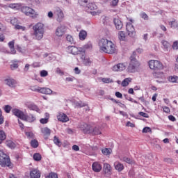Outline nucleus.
<instances>
[{
    "label": "nucleus",
    "instance_id": "nucleus-1",
    "mask_svg": "<svg viewBox=\"0 0 178 178\" xmlns=\"http://www.w3.org/2000/svg\"><path fill=\"white\" fill-rule=\"evenodd\" d=\"M99 47L100 51L105 52V54H110L111 55L116 52V46L113 42L108 39L102 38L99 41Z\"/></svg>",
    "mask_w": 178,
    "mask_h": 178
},
{
    "label": "nucleus",
    "instance_id": "nucleus-2",
    "mask_svg": "<svg viewBox=\"0 0 178 178\" xmlns=\"http://www.w3.org/2000/svg\"><path fill=\"white\" fill-rule=\"evenodd\" d=\"M137 52L134 51L132 55L130 56V63L128 66V72L129 73H136L137 68L140 66V63L137 60Z\"/></svg>",
    "mask_w": 178,
    "mask_h": 178
},
{
    "label": "nucleus",
    "instance_id": "nucleus-3",
    "mask_svg": "<svg viewBox=\"0 0 178 178\" xmlns=\"http://www.w3.org/2000/svg\"><path fill=\"white\" fill-rule=\"evenodd\" d=\"M33 35L35 36V40L40 41L42 40L44 37V24L38 22L33 26Z\"/></svg>",
    "mask_w": 178,
    "mask_h": 178
},
{
    "label": "nucleus",
    "instance_id": "nucleus-4",
    "mask_svg": "<svg viewBox=\"0 0 178 178\" xmlns=\"http://www.w3.org/2000/svg\"><path fill=\"white\" fill-rule=\"evenodd\" d=\"M12 163L10 162V159L9 156H8L3 151L0 150V165L2 168H5V166L10 167Z\"/></svg>",
    "mask_w": 178,
    "mask_h": 178
},
{
    "label": "nucleus",
    "instance_id": "nucleus-5",
    "mask_svg": "<svg viewBox=\"0 0 178 178\" xmlns=\"http://www.w3.org/2000/svg\"><path fill=\"white\" fill-rule=\"evenodd\" d=\"M149 67L152 70H162L163 69V65L162 63L156 60H149Z\"/></svg>",
    "mask_w": 178,
    "mask_h": 178
},
{
    "label": "nucleus",
    "instance_id": "nucleus-6",
    "mask_svg": "<svg viewBox=\"0 0 178 178\" xmlns=\"http://www.w3.org/2000/svg\"><path fill=\"white\" fill-rule=\"evenodd\" d=\"M22 13H24L26 16H29V17H37V13L35 10L29 6H23L21 8Z\"/></svg>",
    "mask_w": 178,
    "mask_h": 178
},
{
    "label": "nucleus",
    "instance_id": "nucleus-7",
    "mask_svg": "<svg viewBox=\"0 0 178 178\" xmlns=\"http://www.w3.org/2000/svg\"><path fill=\"white\" fill-rule=\"evenodd\" d=\"M66 33V26L60 25L56 30V35L57 37H62Z\"/></svg>",
    "mask_w": 178,
    "mask_h": 178
},
{
    "label": "nucleus",
    "instance_id": "nucleus-8",
    "mask_svg": "<svg viewBox=\"0 0 178 178\" xmlns=\"http://www.w3.org/2000/svg\"><path fill=\"white\" fill-rule=\"evenodd\" d=\"M126 30L128 33V35L129 37H133L134 35H136V31L134 29V26L131 24V23H128L126 26Z\"/></svg>",
    "mask_w": 178,
    "mask_h": 178
},
{
    "label": "nucleus",
    "instance_id": "nucleus-9",
    "mask_svg": "<svg viewBox=\"0 0 178 178\" xmlns=\"http://www.w3.org/2000/svg\"><path fill=\"white\" fill-rule=\"evenodd\" d=\"M12 113L15 115L17 118H19V119H22L23 120V118H24V113L21 110H19L18 108H13L12 110Z\"/></svg>",
    "mask_w": 178,
    "mask_h": 178
},
{
    "label": "nucleus",
    "instance_id": "nucleus-10",
    "mask_svg": "<svg viewBox=\"0 0 178 178\" xmlns=\"http://www.w3.org/2000/svg\"><path fill=\"white\" fill-rule=\"evenodd\" d=\"M68 49H69V51H70V52H71V54H72V55H79V54L81 53V50L83 49L77 48L75 46H69Z\"/></svg>",
    "mask_w": 178,
    "mask_h": 178
},
{
    "label": "nucleus",
    "instance_id": "nucleus-11",
    "mask_svg": "<svg viewBox=\"0 0 178 178\" xmlns=\"http://www.w3.org/2000/svg\"><path fill=\"white\" fill-rule=\"evenodd\" d=\"M57 119L59 122H62L63 123H66V122H69V117L63 113H59L57 115Z\"/></svg>",
    "mask_w": 178,
    "mask_h": 178
},
{
    "label": "nucleus",
    "instance_id": "nucleus-12",
    "mask_svg": "<svg viewBox=\"0 0 178 178\" xmlns=\"http://www.w3.org/2000/svg\"><path fill=\"white\" fill-rule=\"evenodd\" d=\"M5 82L7 86H8V87H10L11 88H15L16 85L17 84L16 80L13 79H5Z\"/></svg>",
    "mask_w": 178,
    "mask_h": 178
},
{
    "label": "nucleus",
    "instance_id": "nucleus-13",
    "mask_svg": "<svg viewBox=\"0 0 178 178\" xmlns=\"http://www.w3.org/2000/svg\"><path fill=\"white\" fill-rule=\"evenodd\" d=\"M56 15L57 16V22H62L63 20V18L65 17V15L63 14V11L60 10V8H58L56 11Z\"/></svg>",
    "mask_w": 178,
    "mask_h": 178
},
{
    "label": "nucleus",
    "instance_id": "nucleus-14",
    "mask_svg": "<svg viewBox=\"0 0 178 178\" xmlns=\"http://www.w3.org/2000/svg\"><path fill=\"white\" fill-rule=\"evenodd\" d=\"M114 26H115L116 30H122L123 27V23L119 18H114L113 19Z\"/></svg>",
    "mask_w": 178,
    "mask_h": 178
},
{
    "label": "nucleus",
    "instance_id": "nucleus-15",
    "mask_svg": "<svg viewBox=\"0 0 178 178\" xmlns=\"http://www.w3.org/2000/svg\"><path fill=\"white\" fill-rule=\"evenodd\" d=\"M79 129L83 131V133H88V131L90 130V127L86 122H82L79 125Z\"/></svg>",
    "mask_w": 178,
    "mask_h": 178
},
{
    "label": "nucleus",
    "instance_id": "nucleus-16",
    "mask_svg": "<svg viewBox=\"0 0 178 178\" xmlns=\"http://www.w3.org/2000/svg\"><path fill=\"white\" fill-rule=\"evenodd\" d=\"M30 177L31 178H40L41 172H40V170L37 169H33L30 172Z\"/></svg>",
    "mask_w": 178,
    "mask_h": 178
},
{
    "label": "nucleus",
    "instance_id": "nucleus-17",
    "mask_svg": "<svg viewBox=\"0 0 178 178\" xmlns=\"http://www.w3.org/2000/svg\"><path fill=\"white\" fill-rule=\"evenodd\" d=\"M92 169L93 172L98 173L100 170H102V165H101V164H99L98 162H95L92 165Z\"/></svg>",
    "mask_w": 178,
    "mask_h": 178
},
{
    "label": "nucleus",
    "instance_id": "nucleus-18",
    "mask_svg": "<svg viewBox=\"0 0 178 178\" xmlns=\"http://www.w3.org/2000/svg\"><path fill=\"white\" fill-rule=\"evenodd\" d=\"M22 120H25V122H29V123H32V122H34V120H35V117L33 115V114H24Z\"/></svg>",
    "mask_w": 178,
    "mask_h": 178
},
{
    "label": "nucleus",
    "instance_id": "nucleus-19",
    "mask_svg": "<svg viewBox=\"0 0 178 178\" xmlns=\"http://www.w3.org/2000/svg\"><path fill=\"white\" fill-rule=\"evenodd\" d=\"M40 94H46V95H51L52 90L49 88H40Z\"/></svg>",
    "mask_w": 178,
    "mask_h": 178
},
{
    "label": "nucleus",
    "instance_id": "nucleus-20",
    "mask_svg": "<svg viewBox=\"0 0 178 178\" xmlns=\"http://www.w3.org/2000/svg\"><path fill=\"white\" fill-rule=\"evenodd\" d=\"M8 47L10 49V54H12V55H15V54H16V49H15V40L9 42Z\"/></svg>",
    "mask_w": 178,
    "mask_h": 178
},
{
    "label": "nucleus",
    "instance_id": "nucleus-21",
    "mask_svg": "<svg viewBox=\"0 0 178 178\" xmlns=\"http://www.w3.org/2000/svg\"><path fill=\"white\" fill-rule=\"evenodd\" d=\"M115 169L118 172H122L124 169V165L122 163L115 162L114 163Z\"/></svg>",
    "mask_w": 178,
    "mask_h": 178
},
{
    "label": "nucleus",
    "instance_id": "nucleus-22",
    "mask_svg": "<svg viewBox=\"0 0 178 178\" xmlns=\"http://www.w3.org/2000/svg\"><path fill=\"white\" fill-rule=\"evenodd\" d=\"M28 108L31 111H35V112H38V113H41V110H40L38 106H37V105H35L34 104H31L28 105Z\"/></svg>",
    "mask_w": 178,
    "mask_h": 178
},
{
    "label": "nucleus",
    "instance_id": "nucleus-23",
    "mask_svg": "<svg viewBox=\"0 0 178 178\" xmlns=\"http://www.w3.org/2000/svg\"><path fill=\"white\" fill-rule=\"evenodd\" d=\"M6 145L8 148H10V149H15V148H16V143L10 140H6Z\"/></svg>",
    "mask_w": 178,
    "mask_h": 178
},
{
    "label": "nucleus",
    "instance_id": "nucleus-24",
    "mask_svg": "<svg viewBox=\"0 0 178 178\" xmlns=\"http://www.w3.org/2000/svg\"><path fill=\"white\" fill-rule=\"evenodd\" d=\"M111 170H112V167H111V165L108 163H104L103 167V172H104L105 174L111 173Z\"/></svg>",
    "mask_w": 178,
    "mask_h": 178
},
{
    "label": "nucleus",
    "instance_id": "nucleus-25",
    "mask_svg": "<svg viewBox=\"0 0 178 178\" xmlns=\"http://www.w3.org/2000/svg\"><path fill=\"white\" fill-rule=\"evenodd\" d=\"M79 40H81V41H84V40L87 38V31L84 30H81L79 32Z\"/></svg>",
    "mask_w": 178,
    "mask_h": 178
},
{
    "label": "nucleus",
    "instance_id": "nucleus-26",
    "mask_svg": "<svg viewBox=\"0 0 178 178\" xmlns=\"http://www.w3.org/2000/svg\"><path fill=\"white\" fill-rule=\"evenodd\" d=\"M131 78H126L122 81L121 86L122 87H127V86H129V83H131Z\"/></svg>",
    "mask_w": 178,
    "mask_h": 178
},
{
    "label": "nucleus",
    "instance_id": "nucleus-27",
    "mask_svg": "<svg viewBox=\"0 0 178 178\" xmlns=\"http://www.w3.org/2000/svg\"><path fill=\"white\" fill-rule=\"evenodd\" d=\"M102 152L103 154V155H110L112 154V149L111 148H104L102 149Z\"/></svg>",
    "mask_w": 178,
    "mask_h": 178
},
{
    "label": "nucleus",
    "instance_id": "nucleus-28",
    "mask_svg": "<svg viewBox=\"0 0 178 178\" xmlns=\"http://www.w3.org/2000/svg\"><path fill=\"white\" fill-rule=\"evenodd\" d=\"M153 76L155 79H162L165 75L162 72H156L153 74Z\"/></svg>",
    "mask_w": 178,
    "mask_h": 178
},
{
    "label": "nucleus",
    "instance_id": "nucleus-29",
    "mask_svg": "<svg viewBox=\"0 0 178 178\" xmlns=\"http://www.w3.org/2000/svg\"><path fill=\"white\" fill-rule=\"evenodd\" d=\"M34 161H36L37 162H40L41 159H42V156H41V154L40 153H35L33 156Z\"/></svg>",
    "mask_w": 178,
    "mask_h": 178
},
{
    "label": "nucleus",
    "instance_id": "nucleus-30",
    "mask_svg": "<svg viewBox=\"0 0 178 178\" xmlns=\"http://www.w3.org/2000/svg\"><path fill=\"white\" fill-rule=\"evenodd\" d=\"M66 40L67 41L68 44H76V42L74 41V39L73 38V36H72L70 35H67Z\"/></svg>",
    "mask_w": 178,
    "mask_h": 178
},
{
    "label": "nucleus",
    "instance_id": "nucleus-31",
    "mask_svg": "<svg viewBox=\"0 0 178 178\" xmlns=\"http://www.w3.org/2000/svg\"><path fill=\"white\" fill-rule=\"evenodd\" d=\"M19 61L17 60H13V64L10 65V69L11 70H15V69H17L19 67Z\"/></svg>",
    "mask_w": 178,
    "mask_h": 178
},
{
    "label": "nucleus",
    "instance_id": "nucleus-32",
    "mask_svg": "<svg viewBox=\"0 0 178 178\" xmlns=\"http://www.w3.org/2000/svg\"><path fill=\"white\" fill-rule=\"evenodd\" d=\"M42 133L44 136H51V129H49L48 127H45L42 129Z\"/></svg>",
    "mask_w": 178,
    "mask_h": 178
},
{
    "label": "nucleus",
    "instance_id": "nucleus-33",
    "mask_svg": "<svg viewBox=\"0 0 178 178\" xmlns=\"http://www.w3.org/2000/svg\"><path fill=\"white\" fill-rule=\"evenodd\" d=\"M87 8L90 9V10H95L97 9V5L94 3H89L87 6Z\"/></svg>",
    "mask_w": 178,
    "mask_h": 178
},
{
    "label": "nucleus",
    "instance_id": "nucleus-34",
    "mask_svg": "<svg viewBox=\"0 0 178 178\" xmlns=\"http://www.w3.org/2000/svg\"><path fill=\"white\" fill-rule=\"evenodd\" d=\"M122 161L127 163H129V165H133V163H134V161L132 159L127 156L123 157Z\"/></svg>",
    "mask_w": 178,
    "mask_h": 178
},
{
    "label": "nucleus",
    "instance_id": "nucleus-35",
    "mask_svg": "<svg viewBox=\"0 0 178 178\" xmlns=\"http://www.w3.org/2000/svg\"><path fill=\"white\" fill-rule=\"evenodd\" d=\"M118 38L120 40V41H124L126 40V35H124V32L120 31L118 33Z\"/></svg>",
    "mask_w": 178,
    "mask_h": 178
},
{
    "label": "nucleus",
    "instance_id": "nucleus-36",
    "mask_svg": "<svg viewBox=\"0 0 178 178\" xmlns=\"http://www.w3.org/2000/svg\"><path fill=\"white\" fill-rule=\"evenodd\" d=\"M10 23L13 24V26H15V27L19 24V20L17 18L13 17L10 19Z\"/></svg>",
    "mask_w": 178,
    "mask_h": 178
},
{
    "label": "nucleus",
    "instance_id": "nucleus-37",
    "mask_svg": "<svg viewBox=\"0 0 178 178\" xmlns=\"http://www.w3.org/2000/svg\"><path fill=\"white\" fill-rule=\"evenodd\" d=\"M53 141L56 145H58V147H60V145H62V143L60 140H59V138H58L56 136L54 137Z\"/></svg>",
    "mask_w": 178,
    "mask_h": 178
},
{
    "label": "nucleus",
    "instance_id": "nucleus-38",
    "mask_svg": "<svg viewBox=\"0 0 178 178\" xmlns=\"http://www.w3.org/2000/svg\"><path fill=\"white\" fill-rule=\"evenodd\" d=\"M169 24L171 26L172 29H178V22L176 20L170 22Z\"/></svg>",
    "mask_w": 178,
    "mask_h": 178
},
{
    "label": "nucleus",
    "instance_id": "nucleus-39",
    "mask_svg": "<svg viewBox=\"0 0 178 178\" xmlns=\"http://www.w3.org/2000/svg\"><path fill=\"white\" fill-rule=\"evenodd\" d=\"M31 145L32 148H38V141L35 139H33L31 141Z\"/></svg>",
    "mask_w": 178,
    "mask_h": 178
},
{
    "label": "nucleus",
    "instance_id": "nucleus-40",
    "mask_svg": "<svg viewBox=\"0 0 178 178\" xmlns=\"http://www.w3.org/2000/svg\"><path fill=\"white\" fill-rule=\"evenodd\" d=\"M83 63L85 65V66H91L92 61H91V60H90L88 58H86L83 60Z\"/></svg>",
    "mask_w": 178,
    "mask_h": 178
},
{
    "label": "nucleus",
    "instance_id": "nucleus-41",
    "mask_svg": "<svg viewBox=\"0 0 178 178\" xmlns=\"http://www.w3.org/2000/svg\"><path fill=\"white\" fill-rule=\"evenodd\" d=\"M124 97L125 99H127V101H130L131 102H134V104H138V101L134 100L133 98H131L128 95H124Z\"/></svg>",
    "mask_w": 178,
    "mask_h": 178
},
{
    "label": "nucleus",
    "instance_id": "nucleus-42",
    "mask_svg": "<svg viewBox=\"0 0 178 178\" xmlns=\"http://www.w3.org/2000/svg\"><path fill=\"white\" fill-rule=\"evenodd\" d=\"M161 43L164 49H166V51H168L169 47H170V44H169V42H168V41L166 40H163Z\"/></svg>",
    "mask_w": 178,
    "mask_h": 178
},
{
    "label": "nucleus",
    "instance_id": "nucleus-43",
    "mask_svg": "<svg viewBox=\"0 0 178 178\" xmlns=\"http://www.w3.org/2000/svg\"><path fill=\"white\" fill-rule=\"evenodd\" d=\"M40 89H41V87L37 86H31L30 88L31 91H34L35 92H40Z\"/></svg>",
    "mask_w": 178,
    "mask_h": 178
},
{
    "label": "nucleus",
    "instance_id": "nucleus-44",
    "mask_svg": "<svg viewBox=\"0 0 178 178\" xmlns=\"http://www.w3.org/2000/svg\"><path fill=\"white\" fill-rule=\"evenodd\" d=\"M117 66L118 67V72H122L126 69V65H124L123 63L117 64Z\"/></svg>",
    "mask_w": 178,
    "mask_h": 178
},
{
    "label": "nucleus",
    "instance_id": "nucleus-45",
    "mask_svg": "<svg viewBox=\"0 0 178 178\" xmlns=\"http://www.w3.org/2000/svg\"><path fill=\"white\" fill-rule=\"evenodd\" d=\"M169 81H170V83H178V76H170L169 78Z\"/></svg>",
    "mask_w": 178,
    "mask_h": 178
},
{
    "label": "nucleus",
    "instance_id": "nucleus-46",
    "mask_svg": "<svg viewBox=\"0 0 178 178\" xmlns=\"http://www.w3.org/2000/svg\"><path fill=\"white\" fill-rule=\"evenodd\" d=\"M0 140H1V141L6 140V134H5L3 131H0Z\"/></svg>",
    "mask_w": 178,
    "mask_h": 178
},
{
    "label": "nucleus",
    "instance_id": "nucleus-47",
    "mask_svg": "<svg viewBox=\"0 0 178 178\" xmlns=\"http://www.w3.org/2000/svg\"><path fill=\"white\" fill-rule=\"evenodd\" d=\"M78 55L82 60H83L86 58V51H84L83 49L82 50H81V53H79Z\"/></svg>",
    "mask_w": 178,
    "mask_h": 178
},
{
    "label": "nucleus",
    "instance_id": "nucleus-48",
    "mask_svg": "<svg viewBox=\"0 0 178 178\" xmlns=\"http://www.w3.org/2000/svg\"><path fill=\"white\" fill-rule=\"evenodd\" d=\"M102 81L103 83H106V84L109 83H113V80L111 79V78H103L102 79Z\"/></svg>",
    "mask_w": 178,
    "mask_h": 178
},
{
    "label": "nucleus",
    "instance_id": "nucleus-49",
    "mask_svg": "<svg viewBox=\"0 0 178 178\" xmlns=\"http://www.w3.org/2000/svg\"><path fill=\"white\" fill-rule=\"evenodd\" d=\"M3 109L6 113H10V111H12V106L9 105H6L4 106Z\"/></svg>",
    "mask_w": 178,
    "mask_h": 178
},
{
    "label": "nucleus",
    "instance_id": "nucleus-50",
    "mask_svg": "<svg viewBox=\"0 0 178 178\" xmlns=\"http://www.w3.org/2000/svg\"><path fill=\"white\" fill-rule=\"evenodd\" d=\"M140 16L142 19H143L144 20H148L149 17L148 15H147V13L143 12L140 14Z\"/></svg>",
    "mask_w": 178,
    "mask_h": 178
},
{
    "label": "nucleus",
    "instance_id": "nucleus-51",
    "mask_svg": "<svg viewBox=\"0 0 178 178\" xmlns=\"http://www.w3.org/2000/svg\"><path fill=\"white\" fill-rule=\"evenodd\" d=\"M152 130L149 127H144L142 131V133H152Z\"/></svg>",
    "mask_w": 178,
    "mask_h": 178
},
{
    "label": "nucleus",
    "instance_id": "nucleus-52",
    "mask_svg": "<svg viewBox=\"0 0 178 178\" xmlns=\"http://www.w3.org/2000/svg\"><path fill=\"white\" fill-rule=\"evenodd\" d=\"M46 178H58V175L55 172H50Z\"/></svg>",
    "mask_w": 178,
    "mask_h": 178
},
{
    "label": "nucleus",
    "instance_id": "nucleus-53",
    "mask_svg": "<svg viewBox=\"0 0 178 178\" xmlns=\"http://www.w3.org/2000/svg\"><path fill=\"white\" fill-rule=\"evenodd\" d=\"M15 30H22V31H24L26 30V27L23 26L22 25H19V24L15 26Z\"/></svg>",
    "mask_w": 178,
    "mask_h": 178
},
{
    "label": "nucleus",
    "instance_id": "nucleus-54",
    "mask_svg": "<svg viewBox=\"0 0 178 178\" xmlns=\"http://www.w3.org/2000/svg\"><path fill=\"white\" fill-rule=\"evenodd\" d=\"M47 76H48V71L44 70L40 71V76L41 77H47Z\"/></svg>",
    "mask_w": 178,
    "mask_h": 178
},
{
    "label": "nucleus",
    "instance_id": "nucleus-55",
    "mask_svg": "<svg viewBox=\"0 0 178 178\" xmlns=\"http://www.w3.org/2000/svg\"><path fill=\"white\" fill-rule=\"evenodd\" d=\"M76 106L78 108H83L84 106H87L86 103H82L81 102L76 103Z\"/></svg>",
    "mask_w": 178,
    "mask_h": 178
},
{
    "label": "nucleus",
    "instance_id": "nucleus-56",
    "mask_svg": "<svg viewBox=\"0 0 178 178\" xmlns=\"http://www.w3.org/2000/svg\"><path fill=\"white\" fill-rule=\"evenodd\" d=\"M93 134H95V135L101 134V130H99V128L95 127L93 129Z\"/></svg>",
    "mask_w": 178,
    "mask_h": 178
},
{
    "label": "nucleus",
    "instance_id": "nucleus-57",
    "mask_svg": "<svg viewBox=\"0 0 178 178\" xmlns=\"http://www.w3.org/2000/svg\"><path fill=\"white\" fill-rule=\"evenodd\" d=\"M56 73L57 74H60V76H63L65 74V73L63 72V71L60 70V68L57 67L56 69Z\"/></svg>",
    "mask_w": 178,
    "mask_h": 178
},
{
    "label": "nucleus",
    "instance_id": "nucleus-58",
    "mask_svg": "<svg viewBox=\"0 0 178 178\" xmlns=\"http://www.w3.org/2000/svg\"><path fill=\"white\" fill-rule=\"evenodd\" d=\"M48 118H41L40 120V122L42 124H47V123H48Z\"/></svg>",
    "mask_w": 178,
    "mask_h": 178
},
{
    "label": "nucleus",
    "instance_id": "nucleus-59",
    "mask_svg": "<svg viewBox=\"0 0 178 178\" xmlns=\"http://www.w3.org/2000/svg\"><path fill=\"white\" fill-rule=\"evenodd\" d=\"M84 49H91L92 48V44L91 42H88V44L83 46Z\"/></svg>",
    "mask_w": 178,
    "mask_h": 178
},
{
    "label": "nucleus",
    "instance_id": "nucleus-60",
    "mask_svg": "<svg viewBox=\"0 0 178 178\" xmlns=\"http://www.w3.org/2000/svg\"><path fill=\"white\" fill-rule=\"evenodd\" d=\"M138 115H140V116H143V118H149V115H148V113H144L143 111L139 112Z\"/></svg>",
    "mask_w": 178,
    "mask_h": 178
},
{
    "label": "nucleus",
    "instance_id": "nucleus-61",
    "mask_svg": "<svg viewBox=\"0 0 178 178\" xmlns=\"http://www.w3.org/2000/svg\"><path fill=\"white\" fill-rule=\"evenodd\" d=\"M164 162H166L167 163H170L171 165V163H173V159H172L171 158H165Z\"/></svg>",
    "mask_w": 178,
    "mask_h": 178
},
{
    "label": "nucleus",
    "instance_id": "nucleus-62",
    "mask_svg": "<svg viewBox=\"0 0 178 178\" xmlns=\"http://www.w3.org/2000/svg\"><path fill=\"white\" fill-rule=\"evenodd\" d=\"M118 3H119V0H113L111 2V6H118Z\"/></svg>",
    "mask_w": 178,
    "mask_h": 178
},
{
    "label": "nucleus",
    "instance_id": "nucleus-63",
    "mask_svg": "<svg viewBox=\"0 0 178 178\" xmlns=\"http://www.w3.org/2000/svg\"><path fill=\"white\" fill-rule=\"evenodd\" d=\"M115 95L117 97V98H123V95H122L120 92H116Z\"/></svg>",
    "mask_w": 178,
    "mask_h": 178
},
{
    "label": "nucleus",
    "instance_id": "nucleus-64",
    "mask_svg": "<svg viewBox=\"0 0 178 178\" xmlns=\"http://www.w3.org/2000/svg\"><path fill=\"white\" fill-rule=\"evenodd\" d=\"M173 49H178V42H175L172 44Z\"/></svg>",
    "mask_w": 178,
    "mask_h": 178
}]
</instances>
